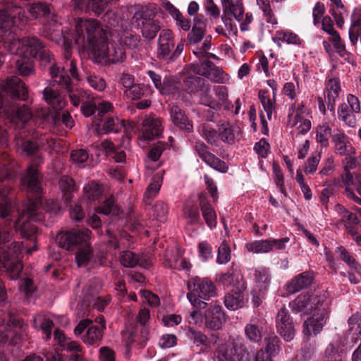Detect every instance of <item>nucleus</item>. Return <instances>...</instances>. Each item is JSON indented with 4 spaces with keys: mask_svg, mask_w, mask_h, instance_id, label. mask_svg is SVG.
<instances>
[{
    "mask_svg": "<svg viewBox=\"0 0 361 361\" xmlns=\"http://www.w3.org/2000/svg\"><path fill=\"white\" fill-rule=\"evenodd\" d=\"M83 27L85 34L80 33L77 28V36L75 38V43L81 44L85 43V39L93 54L102 59H106L109 63L122 62L126 59V52L120 47H114L113 44L109 47L108 43L107 34L105 30L95 20L86 21Z\"/></svg>",
    "mask_w": 361,
    "mask_h": 361,
    "instance_id": "f257e3e1",
    "label": "nucleus"
},
{
    "mask_svg": "<svg viewBox=\"0 0 361 361\" xmlns=\"http://www.w3.org/2000/svg\"><path fill=\"white\" fill-rule=\"evenodd\" d=\"M37 56H39L40 67L49 71L54 81L68 92L71 104L77 106L80 98L81 99V97L85 94V92L82 88L78 87L73 84L66 67L58 66L53 54L47 48L41 51Z\"/></svg>",
    "mask_w": 361,
    "mask_h": 361,
    "instance_id": "f03ea898",
    "label": "nucleus"
},
{
    "mask_svg": "<svg viewBox=\"0 0 361 361\" xmlns=\"http://www.w3.org/2000/svg\"><path fill=\"white\" fill-rule=\"evenodd\" d=\"M91 231L87 228L73 229L56 236L60 247L69 251H76L75 261L78 267L86 266L92 256V249L87 243Z\"/></svg>",
    "mask_w": 361,
    "mask_h": 361,
    "instance_id": "7ed1b4c3",
    "label": "nucleus"
},
{
    "mask_svg": "<svg viewBox=\"0 0 361 361\" xmlns=\"http://www.w3.org/2000/svg\"><path fill=\"white\" fill-rule=\"evenodd\" d=\"M41 188L39 194L35 192H27V200L22 211V217L26 220L42 222L47 216L52 217L58 214L61 207L57 200H47L44 204L42 202Z\"/></svg>",
    "mask_w": 361,
    "mask_h": 361,
    "instance_id": "20e7f679",
    "label": "nucleus"
},
{
    "mask_svg": "<svg viewBox=\"0 0 361 361\" xmlns=\"http://www.w3.org/2000/svg\"><path fill=\"white\" fill-rule=\"evenodd\" d=\"M28 18L25 11L18 7L8 12L4 9L0 11V39L4 42L16 39L17 31L21 30L27 24Z\"/></svg>",
    "mask_w": 361,
    "mask_h": 361,
    "instance_id": "39448f33",
    "label": "nucleus"
},
{
    "mask_svg": "<svg viewBox=\"0 0 361 361\" xmlns=\"http://www.w3.org/2000/svg\"><path fill=\"white\" fill-rule=\"evenodd\" d=\"M27 325L23 319L12 311L7 315H0V341L6 343L11 341L18 343L27 335Z\"/></svg>",
    "mask_w": 361,
    "mask_h": 361,
    "instance_id": "423d86ee",
    "label": "nucleus"
},
{
    "mask_svg": "<svg viewBox=\"0 0 361 361\" xmlns=\"http://www.w3.org/2000/svg\"><path fill=\"white\" fill-rule=\"evenodd\" d=\"M316 297L314 295H303L298 296L293 303V310L296 312H303L305 314H311L303 323V342H310L316 335Z\"/></svg>",
    "mask_w": 361,
    "mask_h": 361,
    "instance_id": "0eeeda50",
    "label": "nucleus"
},
{
    "mask_svg": "<svg viewBox=\"0 0 361 361\" xmlns=\"http://www.w3.org/2000/svg\"><path fill=\"white\" fill-rule=\"evenodd\" d=\"M189 293L187 298L196 308L204 309L207 303L202 300H208L216 295V286L208 278L196 276L188 283Z\"/></svg>",
    "mask_w": 361,
    "mask_h": 361,
    "instance_id": "6e6552de",
    "label": "nucleus"
},
{
    "mask_svg": "<svg viewBox=\"0 0 361 361\" xmlns=\"http://www.w3.org/2000/svg\"><path fill=\"white\" fill-rule=\"evenodd\" d=\"M185 39L180 41L175 46L174 35L169 29H164L160 32L158 39L157 57L159 60L167 63L176 61L183 53Z\"/></svg>",
    "mask_w": 361,
    "mask_h": 361,
    "instance_id": "1a4fd4ad",
    "label": "nucleus"
},
{
    "mask_svg": "<svg viewBox=\"0 0 361 361\" xmlns=\"http://www.w3.org/2000/svg\"><path fill=\"white\" fill-rule=\"evenodd\" d=\"M132 20L135 27L141 30L142 37L148 41L154 39L161 27L155 12L148 8H142L135 12Z\"/></svg>",
    "mask_w": 361,
    "mask_h": 361,
    "instance_id": "9d476101",
    "label": "nucleus"
},
{
    "mask_svg": "<svg viewBox=\"0 0 361 361\" xmlns=\"http://www.w3.org/2000/svg\"><path fill=\"white\" fill-rule=\"evenodd\" d=\"M73 1L75 11L85 12L89 16H101L104 22L111 26L114 25L110 20L115 16V13L103 0H73Z\"/></svg>",
    "mask_w": 361,
    "mask_h": 361,
    "instance_id": "9b49d317",
    "label": "nucleus"
},
{
    "mask_svg": "<svg viewBox=\"0 0 361 361\" xmlns=\"http://www.w3.org/2000/svg\"><path fill=\"white\" fill-rule=\"evenodd\" d=\"M33 156L32 163L28 166L26 175L21 179V187L23 190L39 194L41 190L42 176L38 167L43 163V157L37 153Z\"/></svg>",
    "mask_w": 361,
    "mask_h": 361,
    "instance_id": "f8f14e48",
    "label": "nucleus"
},
{
    "mask_svg": "<svg viewBox=\"0 0 361 361\" xmlns=\"http://www.w3.org/2000/svg\"><path fill=\"white\" fill-rule=\"evenodd\" d=\"M214 355L218 361H250V353L245 347L233 343L220 345Z\"/></svg>",
    "mask_w": 361,
    "mask_h": 361,
    "instance_id": "ddd939ff",
    "label": "nucleus"
},
{
    "mask_svg": "<svg viewBox=\"0 0 361 361\" xmlns=\"http://www.w3.org/2000/svg\"><path fill=\"white\" fill-rule=\"evenodd\" d=\"M51 1L52 0H41L32 4L28 8V11L32 17L43 18L50 27H54L57 24L56 16Z\"/></svg>",
    "mask_w": 361,
    "mask_h": 361,
    "instance_id": "4468645a",
    "label": "nucleus"
},
{
    "mask_svg": "<svg viewBox=\"0 0 361 361\" xmlns=\"http://www.w3.org/2000/svg\"><path fill=\"white\" fill-rule=\"evenodd\" d=\"M276 326L278 333L286 341H290L295 337V327L293 318L285 307H281L276 317Z\"/></svg>",
    "mask_w": 361,
    "mask_h": 361,
    "instance_id": "2eb2a0df",
    "label": "nucleus"
},
{
    "mask_svg": "<svg viewBox=\"0 0 361 361\" xmlns=\"http://www.w3.org/2000/svg\"><path fill=\"white\" fill-rule=\"evenodd\" d=\"M219 140L229 145H233L235 140L240 138L241 131L238 126L231 123L228 121L220 120L218 121Z\"/></svg>",
    "mask_w": 361,
    "mask_h": 361,
    "instance_id": "dca6fc26",
    "label": "nucleus"
},
{
    "mask_svg": "<svg viewBox=\"0 0 361 361\" xmlns=\"http://www.w3.org/2000/svg\"><path fill=\"white\" fill-rule=\"evenodd\" d=\"M225 322V314L221 305L211 304L204 312V323L207 329L219 330Z\"/></svg>",
    "mask_w": 361,
    "mask_h": 361,
    "instance_id": "f3484780",
    "label": "nucleus"
},
{
    "mask_svg": "<svg viewBox=\"0 0 361 361\" xmlns=\"http://www.w3.org/2000/svg\"><path fill=\"white\" fill-rule=\"evenodd\" d=\"M170 119L171 122L180 130H184L188 133L193 130V125L191 120L189 119L185 112L179 106L176 104L169 105Z\"/></svg>",
    "mask_w": 361,
    "mask_h": 361,
    "instance_id": "a211bd4d",
    "label": "nucleus"
},
{
    "mask_svg": "<svg viewBox=\"0 0 361 361\" xmlns=\"http://www.w3.org/2000/svg\"><path fill=\"white\" fill-rule=\"evenodd\" d=\"M142 132L140 142H149L159 137L162 132V127L159 119L147 118L142 122Z\"/></svg>",
    "mask_w": 361,
    "mask_h": 361,
    "instance_id": "6ab92c4d",
    "label": "nucleus"
},
{
    "mask_svg": "<svg viewBox=\"0 0 361 361\" xmlns=\"http://www.w3.org/2000/svg\"><path fill=\"white\" fill-rule=\"evenodd\" d=\"M322 29L329 35L328 39L332 42L336 51L341 56H343L345 53V45L341 42V37L338 32L334 30L333 20L330 17L326 16L323 18L322 22Z\"/></svg>",
    "mask_w": 361,
    "mask_h": 361,
    "instance_id": "aec40b11",
    "label": "nucleus"
},
{
    "mask_svg": "<svg viewBox=\"0 0 361 361\" xmlns=\"http://www.w3.org/2000/svg\"><path fill=\"white\" fill-rule=\"evenodd\" d=\"M0 109H3L4 112L7 116H15L18 118L27 121L32 117V114L29 109L24 108H15L11 109V112L6 109L5 106L4 92L3 90H0ZM5 137V131L0 127V145L4 142Z\"/></svg>",
    "mask_w": 361,
    "mask_h": 361,
    "instance_id": "412c9836",
    "label": "nucleus"
},
{
    "mask_svg": "<svg viewBox=\"0 0 361 361\" xmlns=\"http://www.w3.org/2000/svg\"><path fill=\"white\" fill-rule=\"evenodd\" d=\"M314 278V272L312 271H304L295 276L287 283V291L290 294H293L303 288H306L313 282Z\"/></svg>",
    "mask_w": 361,
    "mask_h": 361,
    "instance_id": "4be33fe9",
    "label": "nucleus"
},
{
    "mask_svg": "<svg viewBox=\"0 0 361 361\" xmlns=\"http://www.w3.org/2000/svg\"><path fill=\"white\" fill-rule=\"evenodd\" d=\"M219 281L228 291H244L246 289V283L243 279L231 271L221 274Z\"/></svg>",
    "mask_w": 361,
    "mask_h": 361,
    "instance_id": "5701e85b",
    "label": "nucleus"
},
{
    "mask_svg": "<svg viewBox=\"0 0 361 361\" xmlns=\"http://www.w3.org/2000/svg\"><path fill=\"white\" fill-rule=\"evenodd\" d=\"M334 152L336 154L344 156L349 152L354 153V147L350 143V138L343 132L337 130L332 135Z\"/></svg>",
    "mask_w": 361,
    "mask_h": 361,
    "instance_id": "b1692460",
    "label": "nucleus"
},
{
    "mask_svg": "<svg viewBox=\"0 0 361 361\" xmlns=\"http://www.w3.org/2000/svg\"><path fill=\"white\" fill-rule=\"evenodd\" d=\"M341 90L340 81L338 78H333L328 80L324 98L327 109L331 111V114L335 110L336 99L338 97Z\"/></svg>",
    "mask_w": 361,
    "mask_h": 361,
    "instance_id": "393cba45",
    "label": "nucleus"
},
{
    "mask_svg": "<svg viewBox=\"0 0 361 361\" xmlns=\"http://www.w3.org/2000/svg\"><path fill=\"white\" fill-rule=\"evenodd\" d=\"M24 52L31 58H37L40 51L46 49L45 44L37 37L27 36L21 39Z\"/></svg>",
    "mask_w": 361,
    "mask_h": 361,
    "instance_id": "a878e982",
    "label": "nucleus"
},
{
    "mask_svg": "<svg viewBox=\"0 0 361 361\" xmlns=\"http://www.w3.org/2000/svg\"><path fill=\"white\" fill-rule=\"evenodd\" d=\"M6 85L13 98L23 101L28 99L27 87L18 77L13 76L8 78Z\"/></svg>",
    "mask_w": 361,
    "mask_h": 361,
    "instance_id": "bb28decb",
    "label": "nucleus"
},
{
    "mask_svg": "<svg viewBox=\"0 0 361 361\" xmlns=\"http://www.w3.org/2000/svg\"><path fill=\"white\" fill-rule=\"evenodd\" d=\"M264 319L252 318L245 327L247 338L253 343H259L262 338Z\"/></svg>",
    "mask_w": 361,
    "mask_h": 361,
    "instance_id": "cd10ccee",
    "label": "nucleus"
},
{
    "mask_svg": "<svg viewBox=\"0 0 361 361\" xmlns=\"http://www.w3.org/2000/svg\"><path fill=\"white\" fill-rule=\"evenodd\" d=\"M124 121L116 117H108L102 126L100 123L94 122V130L98 135L107 134L111 132L118 133L124 126Z\"/></svg>",
    "mask_w": 361,
    "mask_h": 361,
    "instance_id": "c85d7f7f",
    "label": "nucleus"
},
{
    "mask_svg": "<svg viewBox=\"0 0 361 361\" xmlns=\"http://www.w3.org/2000/svg\"><path fill=\"white\" fill-rule=\"evenodd\" d=\"M95 212L97 214L109 216L114 219L118 218L122 214L121 209L115 203L113 197L105 199L99 205L95 207Z\"/></svg>",
    "mask_w": 361,
    "mask_h": 361,
    "instance_id": "c756f323",
    "label": "nucleus"
},
{
    "mask_svg": "<svg viewBox=\"0 0 361 361\" xmlns=\"http://www.w3.org/2000/svg\"><path fill=\"white\" fill-rule=\"evenodd\" d=\"M196 94L200 97V104L214 110L221 109L220 102L216 100L212 95L211 86L209 84H204Z\"/></svg>",
    "mask_w": 361,
    "mask_h": 361,
    "instance_id": "7c9ffc66",
    "label": "nucleus"
},
{
    "mask_svg": "<svg viewBox=\"0 0 361 361\" xmlns=\"http://www.w3.org/2000/svg\"><path fill=\"white\" fill-rule=\"evenodd\" d=\"M83 192L90 202H99L104 195V188L102 185L92 180L84 187Z\"/></svg>",
    "mask_w": 361,
    "mask_h": 361,
    "instance_id": "2f4dec72",
    "label": "nucleus"
},
{
    "mask_svg": "<svg viewBox=\"0 0 361 361\" xmlns=\"http://www.w3.org/2000/svg\"><path fill=\"white\" fill-rule=\"evenodd\" d=\"M200 207L207 225L211 229L215 228L217 224V216L210 202L205 199H200Z\"/></svg>",
    "mask_w": 361,
    "mask_h": 361,
    "instance_id": "473e14b6",
    "label": "nucleus"
},
{
    "mask_svg": "<svg viewBox=\"0 0 361 361\" xmlns=\"http://www.w3.org/2000/svg\"><path fill=\"white\" fill-rule=\"evenodd\" d=\"M244 291H228L224 297L225 306L231 310L241 308L244 305Z\"/></svg>",
    "mask_w": 361,
    "mask_h": 361,
    "instance_id": "72a5a7b5",
    "label": "nucleus"
},
{
    "mask_svg": "<svg viewBox=\"0 0 361 361\" xmlns=\"http://www.w3.org/2000/svg\"><path fill=\"white\" fill-rule=\"evenodd\" d=\"M59 188L63 193L62 199L65 203H70L73 192L75 190V180L69 176H63L59 181Z\"/></svg>",
    "mask_w": 361,
    "mask_h": 361,
    "instance_id": "f704fd0d",
    "label": "nucleus"
},
{
    "mask_svg": "<svg viewBox=\"0 0 361 361\" xmlns=\"http://www.w3.org/2000/svg\"><path fill=\"white\" fill-rule=\"evenodd\" d=\"M103 334L102 329L92 325L87 329L85 334L82 336V341L87 345L98 346L103 338Z\"/></svg>",
    "mask_w": 361,
    "mask_h": 361,
    "instance_id": "c9c22d12",
    "label": "nucleus"
},
{
    "mask_svg": "<svg viewBox=\"0 0 361 361\" xmlns=\"http://www.w3.org/2000/svg\"><path fill=\"white\" fill-rule=\"evenodd\" d=\"M184 87L190 93L196 94L201 87L206 84L205 80L200 75H188L183 80Z\"/></svg>",
    "mask_w": 361,
    "mask_h": 361,
    "instance_id": "e433bc0d",
    "label": "nucleus"
},
{
    "mask_svg": "<svg viewBox=\"0 0 361 361\" xmlns=\"http://www.w3.org/2000/svg\"><path fill=\"white\" fill-rule=\"evenodd\" d=\"M162 182V178L158 175L154 176L152 182L147 186L146 191L144 194L143 201L147 205H151L152 200L159 192L161 183Z\"/></svg>",
    "mask_w": 361,
    "mask_h": 361,
    "instance_id": "4c0bfd02",
    "label": "nucleus"
},
{
    "mask_svg": "<svg viewBox=\"0 0 361 361\" xmlns=\"http://www.w3.org/2000/svg\"><path fill=\"white\" fill-rule=\"evenodd\" d=\"M180 90V82L173 76H165L159 92L162 95H175Z\"/></svg>",
    "mask_w": 361,
    "mask_h": 361,
    "instance_id": "58836bf2",
    "label": "nucleus"
},
{
    "mask_svg": "<svg viewBox=\"0 0 361 361\" xmlns=\"http://www.w3.org/2000/svg\"><path fill=\"white\" fill-rule=\"evenodd\" d=\"M258 98L267 113V118L271 120L272 113L275 111L276 109V99L270 97L269 92L267 90L261 89L258 92Z\"/></svg>",
    "mask_w": 361,
    "mask_h": 361,
    "instance_id": "ea45409f",
    "label": "nucleus"
},
{
    "mask_svg": "<svg viewBox=\"0 0 361 361\" xmlns=\"http://www.w3.org/2000/svg\"><path fill=\"white\" fill-rule=\"evenodd\" d=\"M354 114L355 113L351 111L350 108L346 103L340 104L338 108V119L349 127H354L357 123V119Z\"/></svg>",
    "mask_w": 361,
    "mask_h": 361,
    "instance_id": "a19ab883",
    "label": "nucleus"
},
{
    "mask_svg": "<svg viewBox=\"0 0 361 361\" xmlns=\"http://www.w3.org/2000/svg\"><path fill=\"white\" fill-rule=\"evenodd\" d=\"M336 252L338 255L339 258L343 260L350 269L355 271L358 274H361V265L344 247H338L336 250Z\"/></svg>",
    "mask_w": 361,
    "mask_h": 361,
    "instance_id": "79ce46f5",
    "label": "nucleus"
},
{
    "mask_svg": "<svg viewBox=\"0 0 361 361\" xmlns=\"http://www.w3.org/2000/svg\"><path fill=\"white\" fill-rule=\"evenodd\" d=\"M321 302L322 309L318 306L320 300L317 301V312H320L319 313L317 312V334L322 330L323 326L326 324L329 314V302L327 301V297L325 295Z\"/></svg>",
    "mask_w": 361,
    "mask_h": 361,
    "instance_id": "37998d69",
    "label": "nucleus"
},
{
    "mask_svg": "<svg viewBox=\"0 0 361 361\" xmlns=\"http://www.w3.org/2000/svg\"><path fill=\"white\" fill-rule=\"evenodd\" d=\"M33 326L35 329L39 328L43 334L46 335V339H50L51 337L52 328L54 322L49 318H46L42 315H37L33 319Z\"/></svg>",
    "mask_w": 361,
    "mask_h": 361,
    "instance_id": "c03bdc74",
    "label": "nucleus"
},
{
    "mask_svg": "<svg viewBox=\"0 0 361 361\" xmlns=\"http://www.w3.org/2000/svg\"><path fill=\"white\" fill-rule=\"evenodd\" d=\"M273 41L281 46L279 42H286L289 44L299 45L300 39L295 33L288 30H279L276 32V35L273 37Z\"/></svg>",
    "mask_w": 361,
    "mask_h": 361,
    "instance_id": "a18cd8bd",
    "label": "nucleus"
},
{
    "mask_svg": "<svg viewBox=\"0 0 361 361\" xmlns=\"http://www.w3.org/2000/svg\"><path fill=\"white\" fill-rule=\"evenodd\" d=\"M16 68L19 74L22 76H28L34 72L32 60L27 56H20L16 61Z\"/></svg>",
    "mask_w": 361,
    "mask_h": 361,
    "instance_id": "49530a36",
    "label": "nucleus"
},
{
    "mask_svg": "<svg viewBox=\"0 0 361 361\" xmlns=\"http://www.w3.org/2000/svg\"><path fill=\"white\" fill-rule=\"evenodd\" d=\"M255 279L258 290L262 289V290L267 291L271 280L269 271L264 268L256 269L255 271Z\"/></svg>",
    "mask_w": 361,
    "mask_h": 361,
    "instance_id": "de8ad7c7",
    "label": "nucleus"
},
{
    "mask_svg": "<svg viewBox=\"0 0 361 361\" xmlns=\"http://www.w3.org/2000/svg\"><path fill=\"white\" fill-rule=\"evenodd\" d=\"M184 215L188 222L192 225H197L202 223L199 207L187 203L184 207Z\"/></svg>",
    "mask_w": 361,
    "mask_h": 361,
    "instance_id": "09e8293b",
    "label": "nucleus"
},
{
    "mask_svg": "<svg viewBox=\"0 0 361 361\" xmlns=\"http://www.w3.org/2000/svg\"><path fill=\"white\" fill-rule=\"evenodd\" d=\"M188 336L197 346H202V350H207V347L209 346V340L204 334L199 330L190 328Z\"/></svg>",
    "mask_w": 361,
    "mask_h": 361,
    "instance_id": "8fccbe9b",
    "label": "nucleus"
},
{
    "mask_svg": "<svg viewBox=\"0 0 361 361\" xmlns=\"http://www.w3.org/2000/svg\"><path fill=\"white\" fill-rule=\"evenodd\" d=\"M120 262L126 267H135L140 264V256L130 250L123 251L120 255Z\"/></svg>",
    "mask_w": 361,
    "mask_h": 361,
    "instance_id": "3c124183",
    "label": "nucleus"
},
{
    "mask_svg": "<svg viewBox=\"0 0 361 361\" xmlns=\"http://www.w3.org/2000/svg\"><path fill=\"white\" fill-rule=\"evenodd\" d=\"M245 247L249 252L254 253L268 252L271 250V245L269 239L255 240L247 243Z\"/></svg>",
    "mask_w": 361,
    "mask_h": 361,
    "instance_id": "603ef678",
    "label": "nucleus"
},
{
    "mask_svg": "<svg viewBox=\"0 0 361 361\" xmlns=\"http://www.w3.org/2000/svg\"><path fill=\"white\" fill-rule=\"evenodd\" d=\"M231 259L230 246L224 240L218 248L216 262L220 264H227Z\"/></svg>",
    "mask_w": 361,
    "mask_h": 361,
    "instance_id": "864d4df0",
    "label": "nucleus"
},
{
    "mask_svg": "<svg viewBox=\"0 0 361 361\" xmlns=\"http://www.w3.org/2000/svg\"><path fill=\"white\" fill-rule=\"evenodd\" d=\"M266 347L264 352L269 354L270 356H274L280 350V339L274 334H271L265 338Z\"/></svg>",
    "mask_w": 361,
    "mask_h": 361,
    "instance_id": "5fc2aeb1",
    "label": "nucleus"
},
{
    "mask_svg": "<svg viewBox=\"0 0 361 361\" xmlns=\"http://www.w3.org/2000/svg\"><path fill=\"white\" fill-rule=\"evenodd\" d=\"M20 233L24 238L35 241L38 233V228L30 222H25L20 226Z\"/></svg>",
    "mask_w": 361,
    "mask_h": 361,
    "instance_id": "6e6d98bb",
    "label": "nucleus"
},
{
    "mask_svg": "<svg viewBox=\"0 0 361 361\" xmlns=\"http://www.w3.org/2000/svg\"><path fill=\"white\" fill-rule=\"evenodd\" d=\"M331 129L326 121L324 125L317 129V142H320L322 147L329 145V138L332 137Z\"/></svg>",
    "mask_w": 361,
    "mask_h": 361,
    "instance_id": "4d7b16f0",
    "label": "nucleus"
},
{
    "mask_svg": "<svg viewBox=\"0 0 361 361\" xmlns=\"http://www.w3.org/2000/svg\"><path fill=\"white\" fill-rule=\"evenodd\" d=\"M257 3L259 8L263 11V14L266 18V21L268 23L275 25L277 23V20L274 17L271 11L270 3L269 0H257Z\"/></svg>",
    "mask_w": 361,
    "mask_h": 361,
    "instance_id": "13d9d810",
    "label": "nucleus"
},
{
    "mask_svg": "<svg viewBox=\"0 0 361 361\" xmlns=\"http://www.w3.org/2000/svg\"><path fill=\"white\" fill-rule=\"evenodd\" d=\"M204 162L212 169L218 171L221 173H226L228 166L226 162L221 160L219 157H216L214 154H212Z\"/></svg>",
    "mask_w": 361,
    "mask_h": 361,
    "instance_id": "bf43d9fd",
    "label": "nucleus"
},
{
    "mask_svg": "<svg viewBox=\"0 0 361 361\" xmlns=\"http://www.w3.org/2000/svg\"><path fill=\"white\" fill-rule=\"evenodd\" d=\"M85 92V94L81 97V99L80 98V102L77 106L73 105L75 107H78L80 103H82L80 110L82 114L86 116L89 117L92 115H93L96 110H97V106L92 103V102H85V99L87 97V92L83 89H82Z\"/></svg>",
    "mask_w": 361,
    "mask_h": 361,
    "instance_id": "052dcab7",
    "label": "nucleus"
},
{
    "mask_svg": "<svg viewBox=\"0 0 361 361\" xmlns=\"http://www.w3.org/2000/svg\"><path fill=\"white\" fill-rule=\"evenodd\" d=\"M202 136L207 142L215 146L218 145L219 140L218 128L214 129L210 126H204L202 128Z\"/></svg>",
    "mask_w": 361,
    "mask_h": 361,
    "instance_id": "680f3d73",
    "label": "nucleus"
},
{
    "mask_svg": "<svg viewBox=\"0 0 361 361\" xmlns=\"http://www.w3.org/2000/svg\"><path fill=\"white\" fill-rule=\"evenodd\" d=\"M205 35V30L197 25H193L190 32H188L187 40L190 44L199 43Z\"/></svg>",
    "mask_w": 361,
    "mask_h": 361,
    "instance_id": "e2e57ef3",
    "label": "nucleus"
},
{
    "mask_svg": "<svg viewBox=\"0 0 361 361\" xmlns=\"http://www.w3.org/2000/svg\"><path fill=\"white\" fill-rule=\"evenodd\" d=\"M200 59V64H197L194 67V72L199 75H203L206 78L208 77V74L211 71L212 67H214V63L208 59H204L202 58Z\"/></svg>",
    "mask_w": 361,
    "mask_h": 361,
    "instance_id": "0e129e2a",
    "label": "nucleus"
},
{
    "mask_svg": "<svg viewBox=\"0 0 361 361\" xmlns=\"http://www.w3.org/2000/svg\"><path fill=\"white\" fill-rule=\"evenodd\" d=\"M19 288L27 297L31 296L37 290V287L32 279L23 277L19 282Z\"/></svg>",
    "mask_w": 361,
    "mask_h": 361,
    "instance_id": "69168bd1",
    "label": "nucleus"
},
{
    "mask_svg": "<svg viewBox=\"0 0 361 361\" xmlns=\"http://www.w3.org/2000/svg\"><path fill=\"white\" fill-rule=\"evenodd\" d=\"M270 145L266 138H262L254 145V150L257 154L259 158L265 159L267 157Z\"/></svg>",
    "mask_w": 361,
    "mask_h": 361,
    "instance_id": "338daca9",
    "label": "nucleus"
},
{
    "mask_svg": "<svg viewBox=\"0 0 361 361\" xmlns=\"http://www.w3.org/2000/svg\"><path fill=\"white\" fill-rule=\"evenodd\" d=\"M154 216L160 222H163L166 219V216L169 212L167 204L161 201H158L153 207Z\"/></svg>",
    "mask_w": 361,
    "mask_h": 361,
    "instance_id": "774afa93",
    "label": "nucleus"
}]
</instances>
